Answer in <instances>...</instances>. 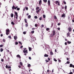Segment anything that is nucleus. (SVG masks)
<instances>
[{
  "instance_id": "f257e3e1",
  "label": "nucleus",
  "mask_w": 74,
  "mask_h": 74,
  "mask_svg": "<svg viewBox=\"0 0 74 74\" xmlns=\"http://www.w3.org/2000/svg\"><path fill=\"white\" fill-rule=\"evenodd\" d=\"M23 52L25 53H27V49H26V48H24L23 49Z\"/></svg>"
},
{
  "instance_id": "f03ea898",
  "label": "nucleus",
  "mask_w": 74,
  "mask_h": 74,
  "mask_svg": "<svg viewBox=\"0 0 74 74\" xmlns=\"http://www.w3.org/2000/svg\"><path fill=\"white\" fill-rule=\"evenodd\" d=\"M18 6H16V7H15V6L14 5H13V6H12V10H16V8H18Z\"/></svg>"
},
{
  "instance_id": "7ed1b4c3",
  "label": "nucleus",
  "mask_w": 74,
  "mask_h": 74,
  "mask_svg": "<svg viewBox=\"0 0 74 74\" xmlns=\"http://www.w3.org/2000/svg\"><path fill=\"white\" fill-rule=\"evenodd\" d=\"M56 34V33H55V31H53V34L51 35V37H53L54 36H55Z\"/></svg>"
},
{
  "instance_id": "20e7f679",
  "label": "nucleus",
  "mask_w": 74,
  "mask_h": 74,
  "mask_svg": "<svg viewBox=\"0 0 74 74\" xmlns=\"http://www.w3.org/2000/svg\"><path fill=\"white\" fill-rule=\"evenodd\" d=\"M70 67H73V68H74V65H73L72 64H70L69 65Z\"/></svg>"
},
{
  "instance_id": "39448f33",
  "label": "nucleus",
  "mask_w": 74,
  "mask_h": 74,
  "mask_svg": "<svg viewBox=\"0 0 74 74\" xmlns=\"http://www.w3.org/2000/svg\"><path fill=\"white\" fill-rule=\"evenodd\" d=\"M68 30L69 32H71V27H69L68 28Z\"/></svg>"
},
{
  "instance_id": "423d86ee",
  "label": "nucleus",
  "mask_w": 74,
  "mask_h": 74,
  "mask_svg": "<svg viewBox=\"0 0 74 74\" xmlns=\"http://www.w3.org/2000/svg\"><path fill=\"white\" fill-rule=\"evenodd\" d=\"M62 17H66V15L64 13L63 14H62L61 16Z\"/></svg>"
},
{
  "instance_id": "0eeeda50",
  "label": "nucleus",
  "mask_w": 74,
  "mask_h": 74,
  "mask_svg": "<svg viewBox=\"0 0 74 74\" xmlns=\"http://www.w3.org/2000/svg\"><path fill=\"white\" fill-rule=\"evenodd\" d=\"M41 10V9H39V10H37L36 11V12L37 14H38V12H40V11Z\"/></svg>"
},
{
  "instance_id": "6e6552de",
  "label": "nucleus",
  "mask_w": 74,
  "mask_h": 74,
  "mask_svg": "<svg viewBox=\"0 0 74 74\" xmlns=\"http://www.w3.org/2000/svg\"><path fill=\"white\" fill-rule=\"evenodd\" d=\"M48 5H50L51 3L50 2V1L48 0Z\"/></svg>"
},
{
  "instance_id": "1a4fd4ad",
  "label": "nucleus",
  "mask_w": 74,
  "mask_h": 74,
  "mask_svg": "<svg viewBox=\"0 0 74 74\" xmlns=\"http://www.w3.org/2000/svg\"><path fill=\"white\" fill-rule=\"evenodd\" d=\"M70 34L69 32H68L67 34V37H70Z\"/></svg>"
},
{
  "instance_id": "9d476101",
  "label": "nucleus",
  "mask_w": 74,
  "mask_h": 74,
  "mask_svg": "<svg viewBox=\"0 0 74 74\" xmlns=\"http://www.w3.org/2000/svg\"><path fill=\"white\" fill-rule=\"evenodd\" d=\"M44 57H48V55L47 54H45L44 55Z\"/></svg>"
},
{
  "instance_id": "9b49d317",
  "label": "nucleus",
  "mask_w": 74,
  "mask_h": 74,
  "mask_svg": "<svg viewBox=\"0 0 74 74\" xmlns=\"http://www.w3.org/2000/svg\"><path fill=\"white\" fill-rule=\"evenodd\" d=\"M16 56H17V58H19L20 59H21V56H20L19 55H17Z\"/></svg>"
},
{
  "instance_id": "f8f14e48",
  "label": "nucleus",
  "mask_w": 74,
  "mask_h": 74,
  "mask_svg": "<svg viewBox=\"0 0 74 74\" xmlns=\"http://www.w3.org/2000/svg\"><path fill=\"white\" fill-rule=\"evenodd\" d=\"M15 14L16 16H18V13H17L16 12H15Z\"/></svg>"
},
{
  "instance_id": "ddd939ff",
  "label": "nucleus",
  "mask_w": 74,
  "mask_h": 74,
  "mask_svg": "<svg viewBox=\"0 0 74 74\" xmlns=\"http://www.w3.org/2000/svg\"><path fill=\"white\" fill-rule=\"evenodd\" d=\"M54 19H57V17H56V15H54Z\"/></svg>"
},
{
  "instance_id": "4468645a",
  "label": "nucleus",
  "mask_w": 74,
  "mask_h": 74,
  "mask_svg": "<svg viewBox=\"0 0 74 74\" xmlns=\"http://www.w3.org/2000/svg\"><path fill=\"white\" fill-rule=\"evenodd\" d=\"M29 51H31L32 49L31 47H29Z\"/></svg>"
},
{
  "instance_id": "2eb2a0df",
  "label": "nucleus",
  "mask_w": 74,
  "mask_h": 74,
  "mask_svg": "<svg viewBox=\"0 0 74 74\" xmlns=\"http://www.w3.org/2000/svg\"><path fill=\"white\" fill-rule=\"evenodd\" d=\"M11 16L12 18H13V16H14V14L13 13H12L11 14Z\"/></svg>"
},
{
  "instance_id": "dca6fc26",
  "label": "nucleus",
  "mask_w": 74,
  "mask_h": 74,
  "mask_svg": "<svg viewBox=\"0 0 74 74\" xmlns=\"http://www.w3.org/2000/svg\"><path fill=\"white\" fill-rule=\"evenodd\" d=\"M39 4L40 5L41 4V3H42V1L41 0H40L39 2Z\"/></svg>"
},
{
  "instance_id": "f3484780",
  "label": "nucleus",
  "mask_w": 74,
  "mask_h": 74,
  "mask_svg": "<svg viewBox=\"0 0 74 74\" xmlns=\"http://www.w3.org/2000/svg\"><path fill=\"white\" fill-rule=\"evenodd\" d=\"M31 18V15H29L28 16V19H30Z\"/></svg>"
},
{
  "instance_id": "a211bd4d",
  "label": "nucleus",
  "mask_w": 74,
  "mask_h": 74,
  "mask_svg": "<svg viewBox=\"0 0 74 74\" xmlns=\"http://www.w3.org/2000/svg\"><path fill=\"white\" fill-rule=\"evenodd\" d=\"M16 38H17V37L15 36L14 37V40H16Z\"/></svg>"
},
{
  "instance_id": "6ab92c4d",
  "label": "nucleus",
  "mask_w": 74,
  "mask_h": 74,
  "mask_svg": "<svg viewBox=\"0 0 74 74\" xmlns=\"http://www.w3.org/2000/svg\"><path fill=\"white\" fill-rule=\"evenodd\" d=\"M20 65H21V66L23 65V63H22V62H20Z\"/></svg>"
},
{
  "instance_id": "aec40b11",
  "label": "nucleus",
  "mask_w": 74,
  "mask_h": 74,
  "mask_svg": "<svg viewBox=\"0 0 74 74\" xmlns=\"http://www.w3.org/2000/svg\"><path fill=\"white\" fill-rule=\"evenodd\" d=\"M50 53L51 55H53V52H52V51H50Z\"/></svg>"
},
{
  "instance_id": "412c9836",
  "label": "nucleus",
  "mask_w": 74,
  "mask_h": 74,
  "mask_svg": "<svg viewBox=\"0 0 74 74\" xmlns=\"http://www.w3.org/2000/svg\"><path fill=\"white\" fill-rule=\"evenodd\" d=\"M24 20L25 22V23H27V19H26L25 18Z\"/></svg>"
},
{
  "instance_id": "4be33fe9",
  "label": "nucleus",
  "mask_w": 74,
  "mask_h": 74,
  "mask_svg": "<svg viewBox=\"0 0 74 74\" xmlns=\"http://www.w3.org/2000/svg\"><path fill=\"white\" fill-rule=\"evenodd\" d=\"M6 32H10V29H8L6 30Z\"/></svg>"
},
{
  "instance_id": "5701e85b",
  "label": "nucleus",
  "mask_w": 74,
  "mask_h": 74,
  "mask_svg": "<svg viewBox=\"0 0 74 74\" xmlns=\"http://www.w3.org/2000/svg\"><path fill=\"white\" fill-rule=\"evenodd\" d=\"M11 24L13 25H15V23H14V22L12 21L11 22Z\"/></svg>"
},
{
  "instance_id": "b1692460",
  "label": "nucleus",
  "mask_w": 74,
  "mask_h": 74,
  "mask_svg": "<svg viewBox=\"0 0 74 74\" xmlns=\"http://www.w3.org/2000/svg\"><path fill=\"white\" fill-rule=\"evenodd\" d=\"M43 1L44 2H45V3H47V0H43Z\"/></svg>"
},
{
  "instance_id": "393cba45",
  "label": "nucleus",
  "mask_w": 74,
  "mask_h": 74,
  "mask_svg": "<svg viewBox=\"0 0 74 74\" xmlns=\"http://www.w3.org/2000/svg\"><path fill=\"white\" fill-rule=\"evenodd\" d=\"M49 28H46V30L47 31H48V30H49Z\"/></svg>"
},
{
  "instance_id": "a878e982",
  "label": "nucleus",
  "mask_w": 74,
  "mask_h": 74,
  "mask_svg": "<svg viewBox=\"0 0 74 74\" xmlns=\"http://www.w3.org/2000/svg\"><path fill=\"white\" fill-rule=\"evenodd\" d=\"M67 42L68 44H71V42L70 41H67Z\"/></svg>"
},
{
  "instance_id": "bb28decb",
  "label": "nucleus",
  "mask_w": 74,
  "mask_h": 74,
  "mask_svg": "<svg viewBox=\"0 0 74 74\" xmlns=\"http://www.w3.org/2000/svg\"><path fill=\"white\" fill-rule=\"evenodd\" d=\"M17 11H19V10H20V8H17Z\"/></svg>"
},
{
  "instance_id": "cd10ccee",
  "label": "nucleus",
  "mask_w": 74,
  "mask_h": 74,
  "mask_svg": "<svg viewBox=\"0 0 74 74\" xmlns=\"http://www.w3.org/2000/svg\"><path fill=\"white\" fill-rule=\"evenodd\" d=\"M34 33V31H33L31 32V33H32V34H33Z\"/></svg>"
},
{
  "instance_id": "c85d7f7f",
  "label": "nucleus",
  "mask_w": 74,
  "mask_h": 74,
  "mask_svg": "<svg viewBox=\"0 0 74 74\" xmlns=\"http://www.w3.org/2000/svg\"><path fill=\"white\" fill-rule=\"evenodd\" d=\"M3 49H2V48H1V50H0V51L1 52H3Z\"/></svg>"
},
{
  "instance_id": "c756f323",
  "label": "nucleus",
  "mask_w": 74,
  "mask_h": 74,
  "mask_svg": "<svg viewBox=\"0 0 74 74\" xmlns=\"http://www.w3.org/2000/svg\"><path fill=\"white\" fill-rule=\"evenodd\" d=\"M43 16L44 18H45L46 16L45 15L43 14Z\"/></svg>"
},
{
  "instance_id": "7c9ffc66",
  "label": "nucleus",
  "mask_w": 74,
  "mask_h": 74,
  "mask_svg": "<svg viewBox=\"0 0 74 74\" xmlns=\"http://www.w3.org/2000/svg\"><path fill=\"white\" fill-rule=\"evenodd\" d=\"M64 8H65V10L67 9V6L66 5L64 7Z\"/></svg>"
},
{
  "instance_id": "2f4dec72",
  "label": "nucleus",
  "mask_w": 74,
  "mask_h": 74,
  "mask_svg": "<svg viewBox=\"0 0 74 74\" xmlns=\"http://www.w3.org/2000/svg\"><path fill=\"white\" fill-rule=\"evenodd\" d=\"M70 62L69 61H67L66 62V64H70Z\"/></svg>"
},
{
  "instance_id": "473e14b6",
  "label": "nucleus",
  "mask_w": 74,
  "mask_h": 74,
  "mask_svg": "<svg viewBox=\"0 0 74 74\" xmlns=\"http://www.w3.org/2000/svg\"><path fill=\"white\" fill-rule=\"evenodd\" d=\"M39 20H40V21H41V20H42V17H41L39 18Z\"/></svg>"
},
{
  "instance_id": "72a5a7b5",
  "label": "nucleus",
  "mask_w": 74,
  "mask_h": 74,
  "mask_svg": "<svg viewBox=\"0 0 74 74\" xmlns=\"http://www.w3.org/2000/svg\"><path fill=\"white\" fill-rule=\"evenodd\" d=\"M63 3L64 4H66V2L65 1H63Z\"/></svg>"
},
{
  "instance_id": "f704fd0d",
  "label": "nucleus",
  "mask_w": 74,
  "mask_h": 74,
  "mask_svg": "<svg viewBox=\"0 0 74 74\" xmlns=\"http://www.w3.org/2000/svg\"><path fill=\"white\" fill-rule=\"evenodd\" d=\"M53 60H54V61H55V62H57V60H56V59L54 58Z\"/></svg>"
},
{
  "instance_id": "c9c22d12",
  "label": "nucleus",
  "mask_w": 74,
  "mask_h": 74,
  "mask_svg": "<svg viewBox=\"0 0 74 74\" xmlns=\"http://www.w3.org/2000/svg\"><path fill=\"white\" fill-rule=\"evenodd\" d=\"M38 9H39V7H38L36 8V10H38Z\"/></svg>"
},
{
  "instance_id": "e433bc0d",
  "label": "nucleus",
  "mask_w": 74,
  "mask_h": 74,
  "mask_svg": "<svg viewBox=\"0 0 74 74\" xmlns=\"http://www.w3.org/2000/svg\"><path fill=\"white\" fill-rule=\"evenodd\" d=\"M15 44H16V45H18V42H15Z\"/></svg>"
},
{
  "instance_id": "4c0bfd02",
  "label": "nucleus",
  "mask_w": 74,
  "mask_h": 74,
  "mask_svg": "<svg viewBox=\"0 0 74 74\" xmlns=\"http://www.w3.org/2000/svg\"><path fill=\"white\" fill-rule=\"evenodd\" d=\"M8 65L7 64L6 66V69H8Z\"/></svg>"
},
{
  "instance_id": "58836bf2",
  "label": "nucleus",
  "mask_w": 74,
  "mask_h": 74,
  "mask_svg": "<svg viewBox=\"0 0 74 74\" xmlns=\"http://www.w3.org/2000/svg\"><path fill=\"white\" fill-rule=\"evenodd\" d=\"M35 27H37V26H38V25H37V24H36L35 25Z\"/></svg>"
},
{
  "instance_id": "ea45409f",
  "label": "nucleus",
  "mask_w": 74,
  "mask_h": 74,
  "mask_svg": "<svg viewBox=\"0 0 74 74\" xmlns=\"http://www.w3.org/2000/svg\"><path fill=\"white\" fill-rule=\"evenodd\" d=\"M18 43H19V44H21V45H22V43H21V42H20V41L18 42Z\"/></svg>"
},
{
  "instance_id": "a19ab883",
  "label": "nucleus",
  "mask_w": 74,
  "mask_h": 74,
  "mask_svg": "<svg viewBox=\"0 0 74 74\" xmlns=\"http://www.w3.org/2000/svg\"><path fill=\"white\" fill-rule=\"evenodd\" d=\"M56 4H58V3L59 2V1H56Z\"/></svg>"
},
{
  "instance_id": "79ce46f5",
  "label": "nucleus",
  "mask_w": 74,
  "mask_h": 74,
  "mask_svg": "<svg viewBox=\"0 0 74 74\" xmlns=\"http://www.w3.org/2000/svg\"><path fill=\"white\" fill-rule=\"evenodd\" d=\"M8 69H11V66H8Z\"/></svg>"
},
{
  "instance_id": "37998d69",
  "label": "nucleus",
  "mask_w": 74,
  "mask_h": 74,
  "mask_svg": "<svg viewBox=\"0 0 74 74\" xmlns=\"http://www.w3.org/2000/svg\"><path fill=\"white\" fill-rule=\"evenodd\" d=\"M34 18L35 19H37V16H34Z\"/></svg>"
},
{
  "instance_id": "c03bdc74",
  "label": "nucleus",
  "mask_w": 74,
  "mask_h": 74,
  "mask_svg": "<svg viewBox=\"0 0 74 74\" xmlns=\"http://www.w3.org/2000/svg\"><path fill=\"white\" fill-rule=\"evenodd\" d=\"M3 47V45H0V47Z\"/></svg>"
},
{
  "instance_id": "a18cd8bd",
  "label": "nucleus",
  "mask_w": 74,
  "mask_h": 74,
  "mask_svg": "<svg viewBox=\"0 0 74 74\" xmlns=\"http://www.w3.org/2000/svg\"><path fill=\"white\" fill-rule=\"evenodd\" d=\"M26 32H23V34H26Z\"/></svg>"
},
{
  "instance_id": "49530a36",
  "label": "nucleus",
  "mask_w": 74,
  "mask_h": 74,
  "mask_svg": "<svg viewBox=\"0 0 74 74\" xmlns=\"http://www.w3.org/2000/svg\"><path fill=\"white\" fill-rule=\"evenodd\" d=\"M1 61L2 62H4V59H1Z\"/></svg>"
},
{
  "instance_id": "de8ad7c7",
  "label": "nucleus",
  "mask_w": 74,
  "mask_h": 74,
  "mask_svg": "<svg viewBox=\"0 0 74 74\" xmlns=\"http://www.w3.org/2000/svg\"><path fill=\"white\" fill-rule=\"evenodd\" d=\"M48 60H49V61H50V60H51V59H50V58H48Z\"/></svg>"
},
{
  "instance_id": "09e8293b",
  "label": "nucleus",
  "mask_w": 74,
  "mask_h": 74,
  "mask_svg": "<svg viewBox=\"0 0 74 74\" xmlns=\"http://www.w3.org/2000/svg\"><path fill=\"white\" fill-rule=\"evenodd\" d=\"M45 61H46V63H47V62H49V61H48V60H45Z\"/></svg>"
},
{
  "instance_id": "8fccbe9b",
  "label": "nucleus",
  "mask_w": 74,
  "mask_h": 74,
  "mask_svg": "<svg viewBox=\"0 0 74 74\" xmlns=\"http://www.w3.org/2000/svg\"><path fill=\"white\" fill-rule=\"evenodd\" d=\"M6 35H8V34H9L8 33V32H6Z\"/></svg>"
},
{
  "instance_id": "3c124183",
  "label": "nucleus",
  "mask_w": 74,
  "mask_h": 74,
  "mask_svg": "<svg viewBox=\"0 0 74 74\" xmlns=\"http://www.w3.org/2000/svg\"><path fill=\"white\" fill-rule=\"evenodd\" d=\"M44 25H41V27H44Z\"/></svg>"
},
{
  "instance_id": "603ef678",
  "label": "nucleus",
  "mask_w": 74,
  "mask_h": 74,
  "mask_svg": "<svg viewBox=\"0 0 74 74\" xmlns=\"http://www.w3.org/2000/svg\"><path fill=\"white\" fill-rule=\"evenodd\" d=\"M30 64H28V67H30Z\"/></svg>"
},
{
  "instance_id": "864d4df0",
  "label": "nucleus",
  "mask_w": 74,
  "mask_h": 74,
  "mask_svg": "<svg viewBox=\"0 0 74 74\" xmlns=\"http://www.w3.org/2000/svg\"><path fill=\"white\" fill-rule=\"evenodd\" d=\"M25 26L26 27H27L28 26V25H27V24H25Z\"/></svg>"
},
{
  "instance_id": "5fc2aeb1",
  "label": "nucleus",
  "mask_w": 74,
  "mask_h": 74,
  "mask_svg": "<svg viewBox=\"0 0 74 74\" xmlns=\"http://www.w3.org/2000/svg\"><path fill=\"white\" fill-rule=\"evenodd\" d=\"M18 67L20 69L21 68V65H19L18 66Z\"/></svg>"
},
{
  "instance_id": "6e6d98bb",
  "label": "nucleus",
  "mask_w": 74,
  "mask_h": 74,
  "mask_svg": "<svg viewBox=\"0 0 74 74\" xmlns=\"http://www.w3.org/2000/svg\"><path fill=\"white\" fill-rule=\"evenodd\" d=\"M25 9L26 10H28V8L27 7H26Z\"/></svg>"
},
{
  "instance_id": "4d7b16f0",
  "label": "nucleus",
  "mask_w": 74,
  "mask_h": 74,
  "mask_svg": "<svg viewBox=\"0 0 74 74\" xmlns=\"http://www.w3.org/2000/svg\"><path fill=\"white\" fill-rule=\"evenodd\" d=\"M57 29L58 30H60V28H58Z\"/></svg>"
},
{
  "instance_id": "13d9d810",
  "label": "nucleus",
  "mask_w": 74,
  "mask_h": 74,
  "mask_svg": "<svg viewBox=\"0 0 74 74\" xmlns=\"http://www.w3.org/2000/svg\"><path fill=\"white\" fill-rule=\"evenodd\" d=\"M65 45H67V42H65Z\"/></svg>"
},
{
  "instance_id": "bf43d9fd",
  "label": "nucleus",
  "mask_w": 74,
  "mask_h": 74,
  "mask_svg": "<svg viewBox=\"0 0 74 74\" xmlns=\"http://www.w3.org/2000/svg\"><path fill=\"white\" fill-rule=\"evenodd\" d=\"M35 28H33L32 29V30H35Z\"/></svg>"
},
{
  "instance_id": "052dcab7",
  "label": "nucleus",
  "mask_w": 74,
  "mask_h": 74,
  "mask_svg": "<svg viewBox=\"0 0 74 74\" xmlns=\"http://www.w3.org/2000/svg\"><path fill=\"white\" fill-rule=\"evenodd\" d=\"M5 39H3V42H5Z\"/></svg>"
},
{
  "instance_id": "680f3d73",
  "label": "nucleus",
  "mask_w": 74,
  "mask_h": 74,
  "mask_svg": "<svg viewBox=\"0 0 74 74\" xmlns=\"http://www.w3.org/2000/svg\"><path fill=\"white\" fill-rule=\"evenodd\" d=\"M62 9H64V6H62Z\"/></svg>"
},
{
  "instance_id": "e2e57ef3",
  "label": "nucleus",
  "mask_w": 74,
  "mask_h": 74,
  "mask_svg": "<svg viewBox=\"0 0 74 74\" xmlns=\"http://www.w3.org/2000/svg\"><path fill=\"white\" fill-rule=\"evenodd\" d=\"M29 59H30V60H31L32 59V58H31L30 57H29Z\"/></svg>"
},
{
  "instance_id": "0e129e2a",
  "label": "nucleus",
  "mask_w": 74,
  "mask_h": 74,
  "mask_svg": "<svg viewBox=\"0 0 74 74\" xmlns=\"http://www.w3.org/2000/svg\"><path fill=\"white\" fill-rule=\"evenodd\" d=\"M66 59H67V60H69V58H67Z\"/></svg>"
},
{
  "instance_id": "69168bd1",
  "label": "nucleus",
  "mask_w": 74,
  "mask_h": 74,
  "mask_svg": "<svg viewBox=\"0 0 74 74\" xmlns=\"http://www.w3.org/2000/svg\"><path fill=\"white\" fill-rule=\"evenodd\" d=\"M58 62H60H60H61V60H59Z\"/></svg>"
},
{
  "instance_id": "338daca9",
  "label": "nucleus",
  "mask_w": 74,
  "mask_h": 74,
  "mask_svg": "<svg viewBox=\"0 0 74 74\" xmlns=\"http://www.w3.org/2000/svg\"><path fill=\"white\" fill-rule=\"evenodd\" d=\"M18 16H16V19H18Z\"/></svg>"
},
{
  "instance_id": "774afa93",
  "label": "nucleus",
  "mask_w": 74,
  "mask_h": 74,
  "mask_svg": "<svg viewBox=\"0 0 74 74\" xmlns=\"http://www.w3.org/2000/svg\"><path fill=\"white\" fill-rule=\"evenodd\" d=\"M23 48V46H21V47H20V48Z\"/></svg>"
}]
</instances>
